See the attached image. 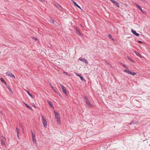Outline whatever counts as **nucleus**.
I'll return each mask as SVG.
<instances>
[{
    "instance_id": "39448f33",
    "label": "nucleus",
    "mask_w": 150,
    "mask_h": 150,
    "mask_svg": "<svg viewBox=\"0 0 150 150\" xmlns=\"http://www.w3.org/2000/svg\"><path fill=\"white\" fill-rule=\"evenodd\" d=\"M60 86L61 87L62 90L64 93L66 95H67V92L66 88L65 87H64L63 85H62L61 84H60Z\"/></svg>"
},
{
    "instance_id": "c9c22d12",
    "label": "nucleus",
    "mask_w": 150,
    "mask_h": 150,
    "mask_svg": "<svg viewBox=\"0 0 150 150\" xmlns=\"http://www.w3.org/2000/svg\"><path fill=\"white\" fill-rule=\"evenodd\" d=\"M141 1H143V2H144L145 1V0H141Z\"/></svg>"
},
{
    "instance_id": "bb28decb",
    "label": "nucleus",
    "mask_w": 150,
    "mask_h": 150,
    "mask_svg": "<svg viewBox=\"0 0 150 150\" xmlns=\"http://www.w3.org/2000/svg\"><path fill=\"white\" fill-rule=\"evenodd\" d=\"M50 20L53 23H54V19L52 18H50Z\"/></svg>"
},
{
    "instance_id": "1a4fd4ad",
    "label": "nucleus",
    "mask_w": 150,
    "mask_h": 150,
    "mask_svg": "<svg viewBox=\"0 0 150 150\" xmlns=\"http://www.w3.org/2000/svg\"><path fill=\"white\" fill-rule=\"evenodd\" d=\"M55 5L59 10L60 11H62V8L58 4H55Z\"/></svg>"
},
{
    "instance_id": "ea45409f",
    "label": "nucleus",
    "mask_w": 150,
    "mask_h": 150,
    "mask_svg": "<svg viewBox=\"0 0 150 150\" xmlns=\"http://www.w3.org/2000/svg\"><path fill=\"white\" fill-rule=\"evenodd\" d=\"M34 107H35H35H36V106H35V105L34 106Z\"/></svg>"
},
{
    "instance_id": "e433bc0d",
    "label": "nucleus",
    "mask_w": 150,
    "mask_h": 150,
    "mask_svg": "<svg viewBox=\"0 0 150 150\" xmlns=\"http://www.w3.org/2000/svg\"><path fill=\"white\" fill-rule=\"evenodd\" d=\"M20 126H21V127H23L22 126V125H21V124H20Z\"/></svg>"
},
{
    "instance_id": "2eb2a0df",
    "label": "nucleus",
    "mask_w": 150,
    "mask_h": 150,
    "mask_svg": "<svg viewBox=\"0 0 150 150\" xmlns=\"http://www.w3.org/2000/svg\"><path fill=\"white\" fill-rule=\"evenodd\" d=\"M127 58L131 62H132L133 63H135V62L131 58H130L129 56H127Z\"/></svg>"
},
{
    "instance_id": "f03ea898",
    "label": "nucleus",
    "mask_w": 150,
    "mask_h": 150,
    "mask_svg": "<svg viewBox=\"0 0 150 150\" xmlns=\"http://www.w3.org/2000/svg\"><path fill=\"white\" fill-rule=\"evenodd\" d=\"M42 121L43 125L46 128L47 127V123L46 120L45 119L43 115L41 116Z\"/></svg>"
},
{
    "instance_id": "a211bd4d",
    "label": "nucleus",
    "mask_w": 150,
    "mask_h": 150,
    "mask_svg": "<svg viewBox=\"0 0 150 150\" xmlns=\"http://www.w3.org/2000/svg\"><path fill=\"white\" fill-rule=\"evenodd\" d=\"M134 52L135 53L137 56H139L140 57H141V55L138 52H136V51H134Z\"/></svg>"
},
{
    "instance_id": "20e7f679",
    "label": "nucleus",
    "mask_w": 150,
    "mask_h": 150,
    "mask_svg": "<svg viewBox=\"0 0 150 150\" xmlns=\"http://www.w3.org/2000/svg\"><path fill=\"white\" fill-rule=\"evenodd\" d=\"M83 98L85 99L86 104L88 106H91V104L90 103L89 101L88 100V98L86 96H84Z\"/></svg>"
},
{
    "instance_id": "a19ab883",
    "label": "nucleus",
    "mask_w": 150,
    "mask_h": 150,
    "mask_svg": "<svg viewBox=\"0 0 150 150\" xmlns=\"http://www.w3.org/2000/svg\"><path fill=\"white\" fill-rule=\"evenodd\" d=\"M122 66H125V65H123Z\"/></svg>"
},
{
    "instance_id": "6ab92c4d",
    "label": "nucleus",
    "mask_w": 150,
    "mask_h": 150,
    "mask_svg": "<svg viewBox=\"0 0 150 150\" xmlns=\"http://www.w3.org/2000/svg\"><path fill=\"white\" fill-rule=\"evenodd\" d=\"M26 91L27 92L29 96H30L32 98H33V96L30 93V92L27 91Z\"/></svg>"
},
{
    "instance_id": "412c9836",
    "label": "nucleus",
    "mask_w": 150,
    "mask_h": 150,
    "mask_svg": "<svg viewBox=\"0 0 150 150\" xmlns=\"http://www.w3.org/2000/svg\"><path fill=\"white\" fill-rule=\"evenodd\" d=\"M25 106L28 108H29L31 110H32V109L30 106L29 105H28L26 103H24Z\"/></svg>"
},
{
    "instance_id": "cd10ccee",
    "label": "nucleus",
    "mask_w": 150,
    "mask_h": 150,
    "mask_svg": "<svg viewBox=\"0 0 150 150\" xmlns=\"http://www.w3.org/2000/svg\"><path fill=\"white\" fill-rule=\"evenodd\" d=\"M6 87L7 88H8V90L9 91L11 92V93H12V91L11 90V88H9V87H8L7 86H6Z\"/></svg>"
},
{
    "instance_id": "4c0bfd02",
    "label": "nucleus",
    "mask_w": 150,
    "mask_h": 150,
    "mask_svg": "<svg viewBox=\"0 0 150 150\" xmlns=\"http://www.w3.org/2000/svg\"><path fill=\"white\" fill-rule=\"evenodd\" d=\"M68 76H71V75L70 74H69V75Z\"/></svg>"
},
{
    "instance_id": "f704fd0d",
    "label": "nucleus",
    "mask_w": 150,
    "mask_h": 150,
    "mask_svg": "<svg viewBox=\"0 0 150 150\" xmlns=\"http://www.w3.org/2000/svg\"><path fill=\"white\" fill-rule=\"evenodd\" d=\"M56 93H58L57 91L55 90L54 89V90H53Z\"/></svg>"
},
{
    "instance_id": "f3484780",
    "label": "nucleus",
    "mask_w": 150,
    "mask_h": 150,
    "mask_svg": "<svg viewBox=\"0 0 150 150\" xmlns=\"http://www.w3.org/2000/svg\"><path fill=\"white\" fill-rule=\"evenodd\" d=\"M1 144L2 146H5V143L4 141V139H1Z\"/></svg>"
},
{
    "instance_id": "72a5a7b5",
    "label": "nucleus",
    "mask_w": 150,
    "mask_h": 150,
    "mask_svg": "<svg viewBox=\"0 0 150 150\" xmlns=\"http://www.w3.org/2000/svg\"><path fill=\"white\" fill-rule=\"evenodd\" d=\"M138 42L139 43H143V42L142 41L139 40L138 41Z\"/></svg>"
},
{
    "instance_id": "aec40b11",
    "label": "nucleus",
    "mask_w": 150,
    "mask_h": 150,
    "mask_svg": "<svg viewBox=\"0 0 150 150\" xmlns=\"http://www.w3.org/2000/svg\"><path fill=\"white\" fill-rule=\"evenodd\" d=\"M108 36L112 41H114V39L112 38V36L110 34H108Z\"/></svg>"
},
{
    "instance_id": "a878e982",
    "label": "nucleus",
    "mask_w": 150,
    "mask_h": 150,
    "mask_svg": "<svg viewBox=\"0 0 150 150\" xmlns=\"http://www.w3.org/2000/svg\"><path fill=\"white\" fill-rule=\"evenodd\" d=\"M1 80L2 83H4L5 84H6V82L3 78H1Z\"/></svg>"
},
{
    "instance_id": "c756f323",
    "label": "nucleus",
    "mask_w": 150,
    "mask_h": 150,
    "mask_svg": "<svg viewBox=\"0 0 150 150\" xmlns=\"http://www.w3.org/2000/svg\"><path fill=\"white\" fill-rule=\"evenodd\" d=\"M11 73L10 72H8L6 73V74L7 75L9 76Z\"/></svg>"
},
{
    "instance_id": "ddd939ff",
    "label": "nucleus",
    "mask_w": 150,
    "mask_h": 150,
    "mask_svg": "<svg viewBox=\"0 0 150 150\" xmlns=\"http://www.w3.org/2000/svg\"><path fill=\"white\" fill-rule=\"evenodd\" d=\"M16 129L17 134V137L18 138H19V129L17 127H16Z\"/></svg>"
},
{
    "instance_id": "7ed1b4c3",
    "label": "nucleus",
    "mask_w": 150,
    "mask_h": 150,
    "mask_svg": "<svg viewBox=\"0 0 150 150\" xmlns=\"http://www.w3.org/2000/svg\"><path fill=\"white\" fill-rule=\"evenodd\" d=\"M79 60H80L83 63H85L86 65H88V62L87 60L85 59V58L81 57L79 59Z\"/></svg>"
},
{
    "instance_id": "4468645a",
    "label": "nucleus",
    "mask_w": 150,
    "mask_h": 150,
    "mask_svg": "<svg viewBox=\"0 0 150 150\" xmlns=\"http://www.w3.org/2000/svg\"><path fill=\"white\" fill-rule=\"evenodd\" d=\"M125 72L127 73L128 74H131L132 72L129 71V69H124L123 70Z\"/></svg>"
},
{
    "instance_id": "9b49d317",
    "label": "nucleus",
    "mask_w": 150,
    "mask_h": 150,
    "mask_svg": "<svg viewBox=\"0 0 150 150\" xmlns=\"http://www.w3.org/2000/svg\"><path fill=\"white\" fill-rule=\"evenodd\" d=\"M131 32L133 34L137 36H138L139 35V34L137 33L136 31L133 29H132L131 30Z\"/></svg>"
},
{
    "instance_id": "473e14b6",
    "label": "nucleus",
    "mask_w": 150,
    "mask_h": 150,
    "mask_svg": "<svg viewBox=\"0 0 150 150\" xmlns=\"http://www.w3.org/2000/svg\"><path fill=\"white\" fill-rule=\"evenodd\" d=\"M50 86L51 87V88H52V90H54V88L52 86V85L51 84H50Z\"/></svg>"
},
{
    "instance_id": "2f4dec72",
    "label": "nucleus",
    "mask_w": 150,
    "mask_h": 150,
    "mask_svg": "<svg viewBox=\"0 0 150 150\" xmlns=\"http://www.w3.org/2000/svg\"><path fill=\"white\" fill-rule=\"evenodd\" d=\"M33 38L36 41H37L38 40V39L37 38H36L35 37H33Z\"/></svg>"
},
{
    "instance_id": "0eeeda50",
    "label": "nucleus",
    "mask_w": 150,
    "mask_h": 150,
    "mask_svg": "<svg viewBox=\"0 0 150 150\" xmlns=\"http://www.w3.org/2000/svg\"><path fill=\"white\" fill-rule=\"evenodd\" d=\"M76 33L80 35L81 36H82V35L81 33H80V30L78 28H76L75 29Z\"/></svg>"
},
{
    "instance_id": "4be33fe9",
    "label": "nucleus",
    "mask_w": 150,
    "mask_h": 150,
    "mask_svg": "<svg viewBox=\"0 0 150 150\" xmlns=\"http://www.w3.org/2000/svg\"><path fill=\"white\" fill-rule=\"evenodd\" d=\"M138 122L137 121H136L135 122H131V123H129V124L130 125H134V124H137L138 123Z\"/></svg>"
},
{
    "instance_id": "f257e3e1",
    "label": "nucleus",
    "mask_w": 150,
    "mask_h": 150,
    "mask_svg": "<svg viewBox=\"0 0 150 150\" xmlns=\"http://www.w3.org/2000/svg\"><path fill=\"white\" fill-rule=\"evenodd\" d=\"M54 114L55 115V118L56 119V120L57 122L60 124V115H59L57 112L54 111Z\"/></svg>"
},
{
    "instance_id": "c85d7f7f",
    "label": "nucleus",
    "mask_w": 150,
    "mask_h": 150,
    "mask_svg": "<svg viewBox=\"0 0 150 150\" xmlns=\"http://www.w3.org/2000/svg\"><path fill=\"white\" fill-rule=\"evenodd\" d=\"M135 74H136V73L134 72H132L131 74V75H132L133 76H134Z\"/></svg>"
},
{
    "instance_id": "58836bf2",
    "label": "nucleus",
    "mask_w": 150,
    "mask_h": 150,
    "mask_svg": "<svg viewBox=\"0 0 150 150\" xmlns=\"http://www.w3.org/2000/svg\"><path fill=\"white\" fill-rule=\"evenodd\" d=\"M5 84V85L6 86H7V84H6H6Z\"/></svg>"
},
{
    "instance_id": "423d86ee",
    "label": "nucleus",
    "mask_w": 150,
    "mask_h": 150,
    "mask_svg": "<svg viewBox=\"0 0 150 150\" xmlns=\"http://www.w3.org/2000/svg\"><path fill=\"white\" fill-rule=\"evenodd\" d=\"M114 5L116 6L119 7V3L116 1H115L114 0H110Z\"/></svg>"
},
{
    "instance_id": "7c9ffc66",
    "label": "nucleus",
    "mask_w": 150,
    "mask_h": 150,
    "mask_svg": "<svg viewBox=\"0 0 150 150\" xmlns=\"http://www.w3.org/2000/svg\"><path fill=\"white\" fill-rule=\"evenodd\" d=\"M63 74H66L67 76H68L69 75V74L67 73V72H66L65 71H63Z\"/></svg>"
},
{
    "instance_id": "6e6552de",
    "label": "nucleus",
    "mask_w": 150,
    "mask_h": 150,
    "mask_svg": "<svg viewBox=\"0 0 150 150\" xmlns=\"http://www.w3.org/2000/svg\"><path fill=\"white\" fill-rule=\"evenodd\" d=\"M136 6L140 10V11H141L142 13L144 14L146 13V12L143 11V10H142V7L141 6H139V5L137 4H136Z\"/></svg>"
},
{
    "instance_id": "393cba45",
    "label": "nucleus",
    "mask_w": 150,
    "mask_h": 150,
    "mask_svg": "<svg viewBox=\"0 0 150 150\" xmlns=\"http://www.w3.org/2000/svg\"><path fill=\"white\" fill-rule=\"evenodd\" d=\"M9 76H10V77H13V78H15V77L14 76V75L13 74L11 73H10V75H9Z\"/></svg>"
},
{
    "instance_id": "dca6fc26",
    "label": "nucleus",
    "mask_w": 150,
    "mask_h": 150,
    "mask_svg": "<svg viewBox=\"0 0 150 150\" xmlns=\"http://www.w3.org/2000/svg\"><path fill=\"white\" fill-rule=\"evenodd\" d=\"M47 102L48 105L50 106V107L52 108H54L52 104V103L50 102L49 100H47Z\"/></svg>"
},
{
    "instance_id": "5701e85b",
    "label": "nucleus",
    "mask_w": 150,
    "mask_h": 150,
    "mask_svg": "<svg viewBox=\"0 0 150 150\" xmlns=\"http://www.w3.org/2000/svg\"><path fill=\"white\" fill-rule=\"evenodd\" d=\"M31 132L32 134V138H35V135L34 133H33L32 130H31Z\"/></svg>"
},
{
    "instance_id": "9d476101",
    "label": "nucleus",
    "mask_w": 150,
    "mask_h": 150,
    "mask_svg": "<svg viewBox=\"0 0 150 150\" xmlns=\"http://www.w3.org/2000/svg\"><path fill=\"white\" fill-rule=\"evenodd\" d=\"M75 74L78 76H79L81 79V80L83 82H85L86 81V80L84 79L83 77L81 75L78 74L76 73H75Z\"/></svg>"
},
{
    "instance_id": "b1692460",
    "label": "nucleus",
    "mask_w": 150,
    "mask_h": 150,
    "mask_svg": "<svg viewBox=\"0 0 150 150\" xmlns=\"http://www.w3.org/2000/svg\"><path fill=\"white\" fill-rule=\"evenodd\" d=\"M32 139L33 143H36V140L35 138H32Z\"/></svg>"
},
{
    "instance_id": "f8f14e48",
    "label": "nucleus",
    "mask_w": 150,
    "mask_h": 150,
    "mask_svg": "<svg viewBox=\"0 0 150 150\" xmlns=\"http://www.w3.org/2000/svg\"><path fill=\"white\" fill-rule=\"evenodd\" d=\"M73 3L74 4L76 7L78 8H79L81 10V7H80L79 6L78 4H77V3L74 1L73 0L72 1Z\"/></svg>"
}]
</instances>
